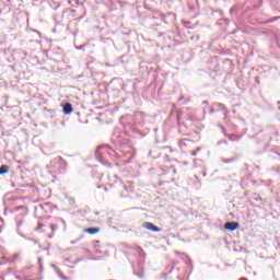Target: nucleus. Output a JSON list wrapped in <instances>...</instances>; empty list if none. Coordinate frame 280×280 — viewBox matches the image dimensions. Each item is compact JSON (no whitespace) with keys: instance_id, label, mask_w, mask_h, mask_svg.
<instances>
[{"instance_id":"nucleus-6","label":"nucleus","mask_w":280,"mask_h":280,"mask_svg":"<svg viewBox=\"0 0 280 280\" xmlns=\"http://www.w3.org/2000/svg\"><path fill=\"white\" fill-rule=\"evenodd\" d=\"M213 106L215 107V108H220V110H225V113H226V106L224 105V104H222V103H214L213 104Z\"/></svg>"},{"instance_id":"nucleus-2","label":"nucleus","mask_w":280,"mask_h":280,"mask_svg":"<svg viewBox=\"0 0 280 280\" xmlns=\"http://www.w3.org/2000/svg\"><path fill=\"white\" fill-rule=\"evenodd\" d=\"M144 229H148V231H153V233H161V228L150 222L144 223Z\"/></svg>"},{"instance_id":"nucleus-20","label":"nucleus","mask_w":280,"mask_h":280,"mask_svg":"<svg viewBox=\"0 0 280 280\" xmlns=\"http://www.w3.org/2000/svg\"><path fill=\"white\" fill-rule=\"evenodd\" d=\"M210 113H213V109H211Z\"/></svg>"},{"instance_id":"nucleus-7","label":"nucleus","mask_w":280,"mask_h":280,"mask_svg":"<svg viewBox=\"0 0 280 280\" xmlns=\"http://www.w3.org/2000/svg\"><path fill=\"white\" fill-rule=\"evenodd\" d=\"M56 222H57V224H62V225H63V229H67V222H65L63 219L58 218V219H56Z\"/></svg>"},{"instance_id":"nucleus-17","label":"nucleus","mask_w":280,"mask_h":280,"mask_svg":"<svg viewBox=\"0 0 280 280\" xmlns=\"http://www.w3.org/2000/svg\"><path fill=\"white\" fill-rule=\"evenodd\" d=\"M203 104H209V102H207V101H203Z\"/></svg>"},{"instance_id":"nucleus-10","label":"nucleus","mask_w":280,"mask_h":280,"mask_svg":"<svg viewBox=\"0 0 280 280\" xmlns=\"http://www.w3.org/2000/svg\"><path fill=\"white\" fill-rule=\"evenodd\" d=\"M39 267L43 268V258H38Z\"/></svg>"},{"instance_id":"nucleus-4","label":"nucleus","mask_w":280,"mask_h":280,"mask_svg":"<svg viewBox=\"0 0 280 280\" xmlns=\"http://www.w3.org/2000/svg\"><path fill=\"white\" fill-rule=\"evenodd\" d=\"M100 231V228H90L85 230V233H90V235H95Z\"/></svg>"},{"instance_id":"nucleus-13","label":"nucleus","mask_w":280,"mask_h":280,"mask_svg":"<svg viewBox=\"0 0 280 280\" xmlns=\"http://www.w3.org/2000/svg\"><path fill=\"white\" fill-rule=\"evenodd\" d=\"M61 279H62V280H69V278H67V277H65V276H62Z\"/></svg>"},{"instance_id":"nucleus-9","label":"nucleus","mask_w":280,"mask_h":280,"mask_svg":"<svg viewBox=\"0 0 280 280\" xmlns=\"http://www.w3.org/2000/svg\"><path fill=\"white\" fill-rule=\"evenodd\" d=\"M13 259H14V260H16V259H21V255L15 254V255L13 256Z\"/></svg>"},{"instance_id":"nucleus-11","label":"nucleus","mask_w":280,"mask_h":280,"mask_svg":"<svg viewBox=\"0 0 280 280\" xmlns=\"http://www.w3.org/2000/svg\"><path fill=\"white\" fill-rule=\"evenodd\" d=\"M198 155V151H192L191 152V156H197Z\"/></svg>"},{"instance_id":"nucleus-19","label":"nucleus","mask_w":280,"mask_h":280,"mask_svg":"<svg viewBox=\"0 0 280 280\" xmlns=\"http://www.w3.org/2000/svg\"><path fill=\"white\" fill-rule=\"evenodd\" d=\"M105 191H108V188H107V187H105Z\"/></svg>"},{"instance_id":"nucleus-12","label":"nucleus","mask_w":280,"mask_h":280,"mask_svg":"<svg viewBox=\"0 0 280 280\" xmlns=\"http://www.w3.org/2000/svg\"><path fill=\"white\" fill-rule=\"evenodd\" d=\"M43 226H45V224H43V223H38V226H37V229H43Z\"/></svg>"},{"instance_id":"nucleus-3","label":"nucleus","mask_w":280,"mask_h":280,"mask_svg":"<svg viewBox=\"0 0 280 280\" xmlns=\"http://www.w3.org/2000/svg\"><path fill=\"white\" fill-rule=\"evenodd\" d=\"M63 113L65 115H71V113H73V106L71 105V103H67L63 106Z\"/></svg>"},{"instance_id":"nucleus-15","label":"nucleus","mask_w":280,"mask_h":280,"mask_svg":"<svg viewBox=\"0 0 280 280\" xmlns=\"http://www.w3.org/2000/svg\"><path fill=\"white\" fill-rule=\"evenodd\" d=\"M105 149H106V150H109V149H110V147L106 145V147H105Z\"/></svg>"},{"instance_id":"nucleus-5","label":"nucleus","mask_w":280,"mask_h":280,"mask_svg":"<svg viewBox=\"0 0 280 280\" xmlns=\"http://www.w3.org/2000/svg\"><path fill=\"white\" fill-rule=\"evenodd\" d=\"M9 172H10V166H8V165L0 166V175L8 174Z\"/></svg>"},{"instance_id":"nucleus-16","label":"nucleus","mask_w":280,"mask_h":280,"mask_svg":"<svg viewBox=\"0 0 280 280\" xmlns=\"http://www.w3.org/2000/svg\"><path fill=\"white\" fill-rule=\"evenodd\" d=\"M102 148H104V147H98V148H97V152H98V150H102Z\"/></svg>"},{"instance_id":"nucleus-8","label":"nucleus","mask_w":280,"mask_h":280,"mask_svg":"<svg viewBox=\"0 0 280 280\" xmlns=\"http://www.w3.org/2000/svg\"><path fill=\"white\" fill-rule=\"evenodd\" d=\"M50 229H51L52 233L58 231V223L51 224Z\"/></svg>"},{"instance_id":"nucleus-1","label":"nucleus","mask_w":280,"mask_h":280,"mask_svg":"<svg viewBox=\"0 0 280 280\" xmlns=\"http://www.w3.org/2000/svg\"><path fill=\"white\" fill-rule=\"evenodd\" d=\"M224 229H226V231H237V229H240V223H237V222H226L224 224Z\"/></svg>"},{"instance_id":"nucleus-14","label":"nucleus","mask_w":280,"mask_h":280,"mask_svg":"<svg viewBox=\"0 0 280 280\" xmlns=\"http://www.w3.org/2000/svg\"><path fill=\"white\" fill-rule=\"evenodd\" d=\"M196 152H200V147L197 148Z\"/></svg>"},{"instance_id":"nucleus-18","label":"nucleus","mask_w":280,"mask_h":280,"mask_svg":"<svg viewBox=\"0 0 280 280\" xmlns=\"http://www.w3.org/2000/svg\"><path fill=\"white\" fill-rule=\"evenodd\" d=\"M183 143H185V140H183V141L180 142V145H183Z\"/></svg>"}]
</instances>
